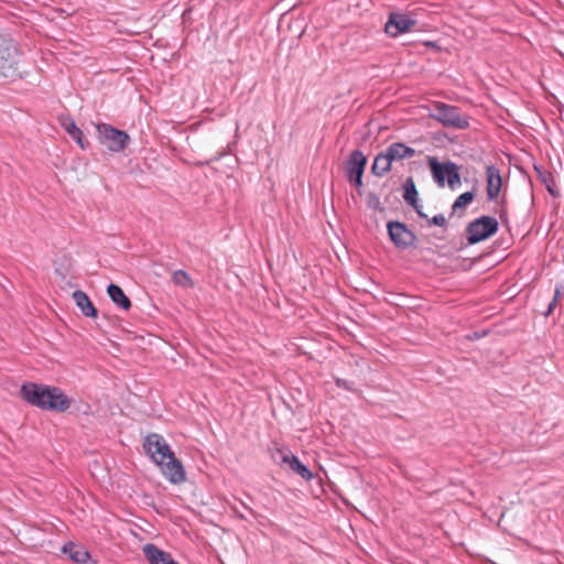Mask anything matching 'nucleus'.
Wrapping results in <instances>:
<instances>
[{
    "label": "nucleus",
    "mask_w": 564,
    "mask_h": 564,
    "mask_svg": "<svg viewBox=\"0 0 564 564\" xmlns=\"http://www.w3.org/2000/svg\"><path fill=\"white\" fill-rule=\"evenodd\" d=\"M22 398L31 405L42 410L63 413L69 409L77 412L88 414L90 405L87 403H75V401L66 395L58 387H51L28 382L21 387Z\"/></svg>",
    "instance_id": "f257e3e1"
},
{
    "label": "nucleus",
    "mask_w": 564,
    "mask_h": 564,
    "mask_svg": "<svg viewBox=\"0 0 564 564\" xmlns=\"http://www.w3.org/2000/svg\"><path fill=\"white\" fill-rule=\"evenodd\" d=\"M143 449L171 484L178 485L186 480L182 462L175 457L174 452L162 435L156 433L147 435L143 441Z\"/></svg>",
    "instance_id": "f03ea898"
},
{
    "label": "nucleus",
    "mask_w": 564,
    "mask_h": 564,
    "mask_svg": "<svg viewBox=\"0 0 564 564\" xmlns=\"http://www.w3.org/2000/svg\"><path fill=\"white\" fill-rule=\"evenodd\" d=\"M21 55L18 44L0 34V78L12 82L23 78L20 68Z\"/></svg>",
    "instance_id": "7ed1b4c3"
},
{
    "label": "nucleus",
    "mask_w": 564,
    "mask_h": 564,
    "mask_svg": "<svg viewBox=\"0 0 564 564\" xmlns=\"http://www.w3.org/2000/svg\"><path fill=\"white\" fill-rule=\"evenodd\" d=\"M430 116L446 128L464 130L469 126L468 116L460 113L458 107L445 102L435 101Z\"/></svg>",
    "instance_id": "20e7f679"
},
{
    "label": "nucleus",
    "mask_w": 564,
    "mask_h": 564,
    "mask_svg": "<svg viewBox=\"0 0 564 564\" xmlns=\"http://www.w3.org/2000/svg\"><path fill=\"white\" fill-rule=\"evenodd\" d=\"M498 220L492 216H480L466 226V238L468 245H476L497 234Z\"/></svg>",
    "instance_id": "39448f33"
},
{
    "label": "nucleus",
    "mask_w": 564,
    "mask_h": 564,
    "mask_svg": "<svg viewBox=\"0 0 564 564\" xmlns=\"http://www.w3.org/2000/svg\"><path fill=\"white\" fill-rule=\"evenodd\" d=\"M96 129L99 143L111 152L123 151L130 142V137L126 131L119 130L111 124L99 123Z\"/></svg>",
    "instance_id": "423d86ee"
},
{
    "label": "nucleus",
    "mask_w": 564,
    "mask_h": 564,
    "mask_svg": "<svg viewBox=\"0 0 564 564\" xmlns=\"http://www.w3.org/2000/svg\"><path fill=\"white\" fill-rule=\"evenodd\" d=\"M430 166L432 176L440 186H444L445 180L452 189H455L460 184L459 169L454 162L440 163L435 158H431Z\"/></svg>",
    "instance_id": "0eeeda50"
},
{
    "label": "nucleus",
    "mask_w": 564,
    "mask_h": 564,
    "mask_svg": "<svg viewBox=\"0 0 564 564\" xmlns=\"http://www.w3.org/2000/svg\"><path fill=\"white\" fill-rule=\"evenodd\" d=\"M387 229L391 241L397 248L404 250L414 246L416 236L405 224L401 221H389Z\"/></svg>",
    "instance_id": "6e6552de"
},
{
    "label": "nucleus",
    "mask_w": 564,
    "mask_h": 564,
    "mask_svg": "<svg viewBox=\"0 0 564 564\" xmlns=\"http://www.w3.org/2000/svg\"><path fill=\"white\" fill-rule=\"evenodd\" d=\"M367 164V158L360 150L350 152L347 160L346 177L349 182H354L356 186L362 185V175Z\"/></svg>",
    "instance_id": "1a4fd4ad"
},
{
    "label": "nucleus",
    "mask_w": 564,
    "mask_h": 564,
    "mask_svg": "<svg viewBox=\"0 0 564 564\" xmlns=\"http://www.w3.org/2000/svg\"><path fill=\"white\" fill-rule=\"evenodd\" d=\"M416 21L411 19L408 14L392 12L386 23V32L390 36H398L401 33L410 31Z\"/></svg>",
    "instance_id": "9d476101"
},
{
    "label": "nucleus",
    "mask_w": 564,
    "mask_h": 564,
    "mask_svg": "<svg viewBox=\"0 0 564 564\" xmlns=\"http://www.w3.org/2000/svg\"><path fill=\"white\" fill-rule=\"evenodd\" d=\"M486 191H487V199L489 202H494L498 198L501 187H502V178L498 167L495 165L486 166Z\"/></svg>",
    "instance_id": "9b49d317"
},
{
    "label": "nucleus",
    "mask_w": 564,
    "mask_h": 564,
    "mask_svg": "<svg viewBox=\"0 0 564 564\" xmlns=\"http://www.w3.org/2000/svg\"><path fill=\"white\" fill-rule=\"evenodd\" d=\"M419 193L412 176H409L403 184V199L408 205L413 207L420 218H427V215L422 212V206L419 204Z\"/></svg>",
    "instance_id": "f8f14e48"
},
{
    "label": "nucleus",
    "mask_w": 564,
    "mask_h": 564,
    "mask_svg": "<svg viewBox=\"0 0 564 564\" xmlns=\"http://www.w3.org/2000/svg\"><path fill=\"white\" fill-rule=\"evenodd\" d=\"M384 151L392 164L416 155V151L403 142H393Z\"/></svg>",
    "instance_id": "ddd939ff"
},
{
    "label": "nucleus",
    "mask_w": 564,
    "mask_h": 564,
    "mask_svg": "<svg viewBox=\"0 0 564 564\" xmlns=\"http://www.w3.org/2000/svg\"><path fill=\"white\" fill-rule=\"evenodd\" d=\"M143 554L151 564H167L173 560L172 555L152 543L143 546Z\"/></svg>",
    "instance_id": "4468645a"
},
{
    "label": "nucleus",
    "mask_w": 564,
    "mask_h": 564,
    "mask_svg": "<svg viewBox=\"0 0 564 564\" xmlns=\"http://www.w3.org/2000/svg\"><path fill=\"white\" fill-rule=\"evenodd\" d=\"M73 300L75 301L76 305L80 308L82 313L87 317H96L97 316V310L88 295L82 291L76 290L73 292Z\"/></svg>",
    "instance_id": "2eb2a0df"
},
{
    "label": "nucleus",
    "mask_w": 564,
    "mask_h": 564,
    "mask_svg": "<svg viewBox=\"0 0 564 564\" xmlns=\"http://www.w3.org/2000/svg\"><path fill=\"white\" fill-rule=\"evenodd\" d=\"M107 293L110 300L121 310L128 311L131 307V301L124 294L123 290L113 283H110L107 288Z\"/></svg>",
    "instance_id": "dca6fc26"
},
{
    "label": "nucleus",
    "mask_w": 564,
    "mask_h": 564,
    "mask_svg": "<svg viewBox=\"0 0 564 564\" xmlns=\"http://www.w3.org/2000/svg\"><path fill=\"white\" fill-rule=\"evenodd\" d=\"M61 126L80 145L82 149L86 148L83 131L76 126L73 118L68 116L61 118Z\"/></svg>",
    "instance_id": "f3484780"
},
{
    "label": "nucleus",
    "mask_w": 564,
    "mask_h": 564,
    "mask_svg": "<svg viewBox=\"0 0 564 564\" xmlns=\"http://www.w3.org/2000/svg\"><path fill=\"white\" fill-rule=\"evenodd\" d=\"M391 169H392L391 159L388 158V154L386 153V151L378 153L376 155L372 166H371L372 174L376 176H382L386 173H388L389 171H391Z\"/></svg>",
    "instance_id": "a211bd4d"
},
{
    "label": "nucleus",
    "mask_w": 564,
    "mask_h": 564,
    "mask_svg": "<svg viewBox=\"0 0 564 564\" xmlns=\"http://www.w3.org/2000/svg\"><path fill=\"white\" fill-rule=\"evenodd\" d=\"M63 553L66 554L72 561L76 563H86L89 558L88 552L74 543H67L62 549Z\"/></svg>",
    "instance_id": "6ab92c4d"
},
{
    "label": "nucleus",
    "mask_w": 564,
    "mask_h": 564,
    "mask_svg": "<svg viewBox=\"0 0 564 564\" xmlns=\"http://www.w3.org/2000/svg\"><path fill=\"white\" fill-rule=\"evenodd\" d=\"M270 451L272 459L282 468L286 467L290 456L294 455L288 447L280 446L278 443H273Z\"/></svg>",
    "instance_id": "aec40b11"
},
{
    "label": "nucleus",
    "mask_w": 564,
    "mask_h": 564,
    "mask_svg": "<svg viewBox=\"0 0 564 564\" xmlns=\"http://www.w3.org/2000/svg\"><path fill=\"white\" fill-rule=\"evenodd\" d=\"M475 198L474 191L465 192L460 194L452 205V214H458L462 216L464 214V209L466 206H468Z\"/></svg>",
    "instance_id": "412c9836"
},
{
    "label": "nucleus",
    "mask_w": 564,
    "mask_h": 564,
    "mask_svg": "<svg viewBox=\"0 0 564 564\" xmlns=\"http://www.w3.org/2000/svg\"><path fill=\"white\" fill-rule=\"evenodd\" d=\"M286 467L295 474L300 475L305 480H311L313 478V473L305 465H303L295 455L290 456V462L288 463Z\"/></svg>",
    "instance_id": "4be33fe9"
},
{
    "label": "nucleus",
    "mask_w": 564,
    "mask_h": 564,
    "mask_svg": "<svg viewBox=\"0 0 564 564\" xmlns=\"http://www.w3.org/2000/svg\"><path fill=\"white\" fill-rule=\"evenodd\" d=\"M172 281L175 285L182 286V288H193L194 281L189 276V274L184 270H176L172 274Z\"/></svg>",
    "instance_id": "5701e85b"
},
{
    "label": "nucleus",
    "mask_w": 564,
    "mask_h": 564,
    "mask_svg": "<svg viewBox=\"0 0 564 564\" xmlns=\"http://www.w3.org/2000/svg\"><path fill=\"white\" fill-rule=\"evenodd\" d=\"M535 170L538 171L541 181L545 184V186H546L547 191L550 192V194L553 195V196H556V192L554 189L555 181L553 178V175L550 172H547V171H543L542 172L536 166H535Z\"/></svg>",
    "instance_id": "b1692460"
},
{
    "label": "nucleus",
    "mask_w": 564,
    "mask_h": 564,
    "mask_svg": "<svg viewBox=\"0 0 564 564\" xmlns=\"http://www.w3.org/2000/svg\"><path fill=\"white\" fill-rule=\"evenodd\" d=\"M366 205L372 210L384 212V207L381 205L380 198L375 193H368L366 196Z\"/></svg>",
    "instance_id": "393cba45"
},
{
    "label": "nucleus",
    "mask_w": 564,
    "mask_h": 564,
    "mask_svg": "<svg viewBox=\"0 0 564 564\" xmlns=\"http://www.w3.org/2000/svg\"><path fill=\"white\" fill-rule=\"evenodd\" d=\"M563 295V285L562 284H558L556 285L555 288V291H554V296L551 301V303L549 304V307H547V311L545 312V316H549L552 314V312L554 311V308L556 307L557 305V302L560 301V299L562 297Z\"/></svg>",
    "instance_id": "a878e982"
},
{
    "label": "nucleus",
    "mask_w": 564,
    "mask_h": 564,
    "mask_svg": "<svg viewBox=\"0 0 564 564\" xmlns=\"http://www.w3.org/2000/svg\"><path fill=\"white\" fill-rule=\"evenodd\" d=\"M425 219H426L429 226L434 225V226H438V227H446V225H447V219L442 214L435 215L432 218L427 217Z\"/></svg>",
    "instance_id": "bb28decb"
},
{
    "label": "nucleus",
    "mask_w": 564,
    "mask_h": 564,
    "mask_svg": "<svg viewBox=\"0 0 564 564\" xmlns=\"http://www.w3.org/2000/svg\"><path fill=\"white\" fill-rule=\"evenodd\" d=\"M336 384H337L338 388H344V389L349 390V391L354 390L352 383L347 381V380H344V379L337 378L336 379Z\"/></svg>",
    "instance_id": "cd10ccee"
},
{
    "label": "nucleus",
    "mask_w": 564,
    "mask_h": 564,
    "mask_svg": "<svg viewBox=\"0 0 564 564\" xmlns=\"http://www.w3.org/2000/svg\"><path fill=\"white\" fill-rule=\"evenodd\" d=\"M167 564H178L177 562H175L174 560H172L171 562H169Z\"/></svg>",
    "instance_id": "c85d7f7f"
}]
</instances>
